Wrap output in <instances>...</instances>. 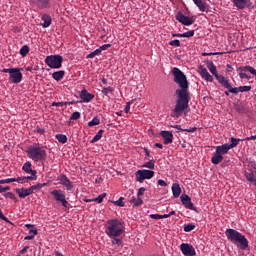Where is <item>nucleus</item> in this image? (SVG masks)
Listing matches in <instances>:
<instances>
[{"instance_id": "31", "label": "nucleus", "mask_w": 256, "mask_h": 256, "mask_svg": "<svg viewBox=\"0 0 256 256\" xmlns=\"http://www.w3.org/2000/svg\"><path fill=\"white\" fill-rule=\"evenodd\" d=\"M103 133H105V130L100 129L98 133L93 137V139L90 141V143H97L103 137Z\"/></svg>"}, {"instance_id": "13", "label": "nucleus", "mask_w": 256, "mask_h": 256, "mask_svg": "<svg viewBox=\"0 0 256 256\" xmlns=\"http://www.w3.org/2000/svg\"><path fill=\"white\" fill-rule=\"evenodd\" d=\"M180 249L185 256H195V248L187 243H182L180 245Z\"/></svg>"}, {"instance_id": "32", "label": "nucleus", "mask_w": 256, "mask_h": 256, "mask_svg": "<svg viewBox=\"0 0 256 256\" xmlns=\"http://www.w3.org/2000/svg\"><path fill=\"white\" fill-rule=\"evenodd\" d=\"M145 179H153L155 177V171L153 170H142Z\"/></svg>"}, {"instance_id": "30", "label": "nucleus", "mask_w": 256, "mask_h": 256, "mask_svg": "<svg viewBox=\"0 0 256 256\" xmlns=\"http://www.w3.org/2000/svg\"><path fill=\"white\" fill-rule=\"evenodd\" d=\"M43 187H47V183H38L36 185H33L31 187H29L31 193H35V191L39 190V189H43Z\"/></svg>"}, {"instance_id": "21", "label": "nucleus", "mask_w": 256, "mask_h": 256, "mask_svg": "<svg viewBox=\"0 0 256 256\" xmlns=\"http://www.w3.org/2000/svg\"><path fill=\"white\" fill-rule=\"evenodd\" d=\"M230 146H229V143H226V144H223L221 146H217L216 147V151L218 153H220L222 156L223 155H227V153H229V150H230Z\"/></svg>"}, {"instance_id": "20", "label": "nucleus", "mask_w": 256, "mask_h": 256, "mask_svg": "<svg viewBox=\"0 0 256 256\" xmlns=\"http://www.w3.org/2000/svg\"><path fill=\"white\" fill-rule=\"evenodd\" d=\"M27 229L29 230V235L26 236L24 239L25 241H31L32 239H35V235H37V229L33 228V225H26Z\"/></svg>"}, {"instance_id": "56", "label": "nucleus", "mask_w": 256, "mask_h": 256, "mask_svg": "<svg viewBox=\"0 0 256 256\" xmlns=\"http://www.w3.org/2000/svg\"><path fill=\"white\" fill-rule=\"evenodd\" d=\"M193 229H195V225H185L184 226V231L186 233H189V231H193Z\"/></svg>"}, {"instance_id": "46", "label": "nucleus", "mask_w": 256, "mask_h": 256, "mask_svg": "<svg viewBox=\"0 0 256 256\" xmlns=\"http://www.w3.org/2000/svg\"><path fill=\"white\" fill-rule=\"evenodd\" d=\"M81 118V113L80 112H74L70 116V121H77V119Z\"/></svg>"}, {"instance_id": "40", "label": "nucleus", "mask_w": 256, "mask_h": 256, "mask_svg": "<svg viewBox=\"0 0 256 256\" xmlns=\"http://www.w3.org/2000/svg\"><path fill=\"white\" fill-rule=\"evenodd\" d=\"M56 139L59 143H65L67 141V136L65 134H56Z\"/></svg>"}, {"instance_id": "63", "label": "nucleus", "mask_w": 256, "mask_h": 256, "mask_svg": "<svg viewBox=\"0 0 256 256\" xmlns=\"http://www.w3.org/2000/svg\"><path fill=\"white\" fill-rule=\"evenodd\" d=\"M0 219H2V221H5L6 223H9V225H13V223L9 221V219L5 217V215H2Z\"/></svg>"}, {"instance_id": "2", "label": "nucleus", "mask_w": 256, "mask_h": 256, "mask_svg": "<svg viewBox=\"0 0 256 256\" xmlns=\"http://www.w3.org/2000/svg\"><path fill=\"white\" fill-rule=\"evenodd\" d=\"M225 235L228 241H231L232 243H239L240 249H243V250L249 249V240H247L245 235L241 234V232L233 228H229L225 231Z\"/></svg>"}, {"instance_id": "43", "label": "nucleus", "mask_w": 256, "mask_h": 256, "mask_svg": "<svg viewBox=\"0 0 256 256\" xmlns=\"http://www.w3.org/2000/svg\"><path fill=\"white\" fill-rule=\"evenodd\" d=\"M101 53V50L98 48L96 50H94L93 52H91L90 54H88L86 56V59H93V57H95L96 55H99Z\"/></svg>"}, {"instance_id": "19", "label": "nucleus", "mask_w": 256, "mask_h": 256, "mask_svg": "<svg viewBox=\"0 0 256 256\" xmlns=\"http://www.w3.org/2000/svg\"><path fill=\"white\" fill-rule=\"evenodd\" d=\"M49 1L50 0H33V3H35L39 9H49V7H51Z\"/></svg>"}, {"instance_id": "34", "label": "nucleus", "mask_w": 256, "mask_h": 256, "mask_svg": "<svg viewBox=\"0 0 256 256\" xmlns=\"http://www.w3.org/2000/svg\"><path fill=\"white\" fill-rule=\"evenodd\" d=\"M4 197H5L6 199H12L13 201H15V203H18V202H19V199H17V198L15 197V194H13V192H6V193H4Z\"/></svg>"}, {"instance_id": "64", "label": "nucleus", "mask_w": 256, "mask_h": 256, "mask_svg": "<svg viewBox=\"0 0 256 256\" xmlns=\"http://www.w3.org/2000/svg\"><path fill=\"white\" fill-rule=\"evenodd\" d=\"M12 71H13V68H4L2 70V73H9V75H11Z\"/></svg>"}, {"instance_id": "25", "label": "nucleus", "mask_w": 256, "mask_h": 256, "mask_svg": "<svg viewBox=\"0 0 256 256\" xmlns=\"http://www.w3.org/2000/svg\"><path fill=\"white\" fill-rule=\"evenodd\" d=\"M172 193H173V197H175V199H177V197H179V195H181V186L179 185V183H174L172 185Z\"/></svg>"}, {"instance_id": "33", "label": "nucleus", "mask_w": 256, "mask_h": 256, "mask_svg": "<svg viewBox=\"0 0 256 256\" xmlns=\"http://www.w3.org/2000/svg\"><path fill=\"white\" fill-rule=\"evenodd\" d=\"M107 225H125V221L117 220V219H111V220L107 221Z\"/></svg>"}, {"instance_id": "23", "label": "nucleus", "mask_w": 256, "mask_h": 256, "mask_svg": "<svg viewBox=\"0 0 256 256\" xmlns=\"http://www.w3.org/2000/svg\"><path fill=\"white\" fill-rule=\"evenodd\" d=\"M223 161V155L218 153L217 151L213 154L211 162L213 165H219Z\"/></svg>"}, {"instance_id": "52", "label": "nucleus", "mask_w": 256, "mask_h": 256, "mask_svg": "<svg viewBox=\"0 0 256 256\" xmlns=\"http://www.w3.org/2000/svg\"><path fill=\"white\" fill-rule=\"evenodd\" d=\"M193 35H195V30H190V31L182 33V37H187V38L193 37Z\"/></svg>"}, {"instance_id": "38", "label": "nucleus", "mask_w": 256, "mask_h": 256, "mask_svg": "<svg viewBox=\"0 0 256 256\" xmlns=\"http://www.w3.org/2000/svg\"><path fill=\"white\" fill-rule=\"evenodd\" d=\"M125 198L120 197L118 200L116 201H111V203H113L114 205H116L117 207H125V202H123Z\"/></svg>"}, {"instance_id": "45", "label": "nucleus", "mask_w": 256, "mask_h": 256, "mask_svg": "<svg viewBox=\"0 0 256 256\" xmlns=\"http://www.w3.org/2000/svg\"><path fill=\"white\" fill-rule=\"evenodd\" d=\"M169 215L151 214L150 219H167Z\"/></svg>"}, {"instance_id": "53", "label": "nucleus", "mask_w": 256, "mask_h": 256, "mask_svg": "<svg viewBox=\"0 0 256 256\" xmlns=\"http://www.w3.org/2000/svg\"><path fill=\"white\" fill-rule=\"evenodd\" d=\"M26 181H35L37 179V174H31V176H24Z\"/></svg>"}, {"instance_id": "14", "label": "nucleus", "mask_w": 256, "mask_h": 256, "mask_svg": "<svg viewBox=\"0 0 256 256\" xmlns=\"http://www.w3.org/2000/svg\"><path fill=\"white\" fill-rule=\"evenodd\" d=\"M80 100L79 103H89L92 99H95V95L91 94L87 91V89L83 88L80 92Z\"/></svg>"}, {"instance_id": "10", "label": "nucleus", "mask_w": 256, "mask_h": 256, "mask_svg": "<svg viewBox=\"0 0 256 256\" xmlns=\"http://www.w3.org/2000/svg\"><path fill=\"white\" fill-rule=\"evenodd\" d=\"M176 19L177 21H179V23H181L182 25H186L187 27L195 23L194 17H187L183 14V12H178L176 15Z\"/></svg>"}, {"instance_id": "42", "label": "nucleus", "mask_w": 256, "mask_h": 256, "mask_svg": "<svg viewBox=\"0 0 256 256\" xmlns=\"http://www.w3.org/2000/svg\"><path fill=\"white\" fill-rule=\"evenodd\" d=\"M107 197V193H102L98 197L92 199V201H96L97 203H103V199Z\"/></svg>"}, {"instance_id": "58", "label": "nucleus", "mask_w": 256, "mask_h": 256, "mask_svg": "<svg viewBox=\"0 0 256 256\" xmlns=\"http://www.w3.org/2000/svg\"><path fill=\"white\" fill-rule=\"evenodd\" d=\"M67 105V102H53L52 107H63Z\"/></svg>"}, {"instance_id": "57", "label": "nucleus", "mask_w": 256, "mask_h": 256, "mask_svg": "<svg viewBox=\"0 0 256 256\" xmlns=\"http://www.w3.org/2000/svg\"><path fill=\"white\" fill-rule=\"evenodd\" d=\"M145 187H141L138 189V193H137V197H143V195H145Z\"/></svg>"}, {"instance_id": "9", "label": "nucleus", "mask_w": 256, "mask_h": 256, "mask_svg": "<svg viewBox=\"0 0 256 256\" xmlns=\"http://www.w3.org/2000/svg\"><path fill=\"white\" fill-rule=\"evenodd\" d=\"M234 6L237 7V9L243 10L245 8L247 9H255V6L253 5V2L251 0H233Z\"/></svg>"}, {"instance_id": "17", "label": "nucleus", "mask_w": 256, "mask_h": 256, "mask_svg": "<svg viewBox=\"0 0 256 256\" xmlns=\"http://www.w3.org/2000/svg\"><path fill=\"white\" fill-rule=\"evenodd\" d=\"M15 192L17 193L20 199H25V197H29V195H33L30 188H16Z\"/></svg>"}, {"instance_id": "24", "label": "nucleus", "mask_w": 256, "mask_h": 256, "mask_svg": "<svg viewBox=\"0 0 256 256\" xmlns=\"http://www.w3.org/2000/svg\"><path fill=\"white\" fill-rule=\"evenodd\" d=\"M193 3L198 7V9L202 13H205V11H207V4H205L203 0H193Z\"/></svg>"}, {"instance_id": "3", "label": "nucleus", "mask_w": 256, "mask_h": 256, "mask_svg": "<svg viewBox=\"0 0 256 256\" xmlns=\"http://www.w3.org/2000/svg\"><path fill=\"white\" fill-rule=\"evenodd\" d=\"M26 153L30 159H33V161H45V159H47V152L41 147L30 146Z\"/></svg>"}, {"instance_id": "50", "label": "nucleus", "mask_w": 256, "mask_h": 256, "mask_svg": "<svg viewBox=\"0 0 256 256\" xmlns=\"http://www.w3.org/2000/svg\"><path fill=\"white\" fill-rule=\"evenodd\" d=\"M143 167H146L147 169H155V163L153 160H150L149 162L145 163Z\"/></svg>"}, {"instance_id": "51", "label": "nucleus", "mask_w": 256, "mask_h": 256, "mask_svg": "<svg viewBox=\"0 0 256 256\" xmlns=\"http://www.w3.org/2000/svg\"><path fill=\"white\" fill-rule=\"evenodd\" d=\"M199 71H200V75H201L202 78L205 76L206 73H209L207 71V68H205L203 65L199 66Z\"/></svg>"}, {"instance_id": "49", "label": "nucleus", "mask_w": 256, "mask_h": 256, "mask_svg": "<svg viewBox=\"0 0 256 256\" xmlns=\"http://www.w3.org/2000/svg\"><path fill=\"white\" fill-rule=\"evenodd\" d=\"M112 245H123V240L121 238H112Z\"/></svg>"}, {"instance_id": "8", "label": "nucleus", "mask_w": 256, "mask_h": 256, "mask_svg": "<svg viewBox=\"0 0 256 256\" xmlns=\"http://www.w3.org/2000/svg\"><path fill=\"white\" fill-rule=\"evenodd\" d=\"M51 195H53L55 201H58L64 207H67V205H69V202L65 198V193L62 190L55 189L51 192Z\"/></svg>"}, {"instance_id": "37", "label": "nucleus", "mask_w": 256, "mask_h": 256, "mask_svg": "<svg viewBox=\"0 0 256 256\" xmlns=\"http://www.w3.org/2000/svg\"><path fill=\"white\" fill-rule=\"evenodd\" d=\"M239 141H241V139H237V138H231V143L228 144V146H230V149H233L235 147H237L239 145Z\"/></svg>"}, {"instance_id": "7", "label": "nucleus", "mask_w": 256, "mask_h": 256, "mask_svg": "<svg viewBox=\"0 0 256 256\" xmlns=\"http://www.w3.org/2000/svg\"><path fill=\"white\" fill-rule=\"evenodd\" d=\"M223 87H225V89H228L230 93H233V95H237V93H247L251 90V86H240L233 88V86H231V83H229V80L225 82Z\"/></svg>"}, {"instance_id": "15", "label": "nucleus", "mask_w": 256, "mask_h": 256, "mask_svg": "<svg viewBox=\"0 0 256 256\" xmlns=\"http://www.w3.org/2000/svg\"><path fill=\"white\" fill-rule=\"evenodd\" d=\"M58 180L60 182L61 185H63L64 187H66L67 191H71V189H73V183L71 182V180H69V178L67 177V175L65 174H60L58 176Z\"/></svg>"}, {"instance_id": "54", "label": "nucleus", "mask_w": 256, "mask_h": 256, "mask_svg": "<svg viewBox=\"0 0 256 256\" xmlns=\"http://www.w3.org/2000/svg\"><path fill=\"white\" fill-rule=\"evenodd\" d=\"M209 55H223V52H210V53L203 52L202 53V57H207Z\"/></svg>"}, {"instance_id": "1", "label": "nucleus", "mask_w": 256, "mask_h": 256, "mask_svg": "<svg viewBox=\"0 0 256 256\" xmlns=\"http://www.w3.org/2000/svg\"><path fill=\"white\" fill-rule=\"evenodd\" d=\"M172 75L174 77V83L178 85V89L175 91L176 105L173 109L172 117H180L183 111H190L189 101H191V94L189 93V80L181 69L174 67L172 69Z\"/></svg>"}, {"instance_id": "4", "label": "nucleus", "mask_w": 256, "mask_h": 256, "mask_svg": "<svg viewBox=\"0 0 256 256\" xmlns=\"http://www.w3.org/2000/svg\"><path fill=\"white\" fill-rule=\"evenodd\" d=\"M44 61L50 69H61L63 67V56L59 54L47 56Z\"/></svg>"}, {"instance_id": "60", "label": "nucleus", "mask_w": 256, "mask_h": 256, "mask_svg": "<svg viewBox=\"0 0 256 256\" xmlns=\"http://www.w3.org/2000/svg\"><path fill=\"white\" fill-rule=\"evenodd\" d=\"M240 79H251V76L247 75L245 72H239Z\"/></svg>"}, {"instance_id": "29", "label": "nucleus", "mask_w": 256, "mask_h": 256, "mask_svg": "<svg viewBox=\"0 0 256 256\" xmlns=\"http://www.w3.org/2000/svg\"><path fill=\"white\" fill-rule=\"evenodd\" d=\"M136 181H138V183H143V181H145V174L143 173V170H138L136 173Z\"/></svg>"}, {"instance_id": "18", "label": "nucleus", "mask_w": 256, "mask_h": 256, "mask_svg": "<svg viewBox=\"0 0 256 256\" xmlns=\"http://www.w3.org/2000/svg\"><path fill=\"white\" fill-rule=\"evenodd\" d=\"M245 177L247 181L256 185V170L248 169L245 171Z\"/></svg>"}, {"instance_id": "62", "label": "nucleus", "mask_w": 256, "mask_h": 256, "mask_svg": "<svg viewBox=\"0 0 256 256\" xmlns=\"http://www.w3.org/2000/svg\"><path fill=\"white\" fill-rule=\"evenodd\" d=\"M184 131L186 133H195V131H197V127H192V128H189V129H184Z\"/></svg>"}, {"instance_id": "55", "label": "nucleus", "mask_w": 256, "mask_h": 256, "mask_svg": "<svg viewBox=\"0 0 256 256\" xmlns=\"http://www.w3.org/2000/svg\"><path fill=\"white\" fill-rule=\"evenodd\" d=\"M203 79H205V81H209L210 83H213V76L209 74V72L205 74Z\"/></svg>"}, {"instance_id": "28", "label": "nucleus", "mask_w": 256, "mask_h": 256, "mask_svg": "<svg viewBox=\"0 0 256 256\" xmlns=\"http://www.w3.org/2000/svg\"><path fill=\"white\" fill-rule=\"evenodd\" d=\"M52 77L55 81H61L65 77V72L63 70L56 71L52 74Z\"/></svg>"}, {"instance_id": "44", "label": "nucleus", "mask_w": 256, "mask_h": 256, "mask_svg": "<svg viewBox=\"0 0 256 256\" xmlns=\"http://www.w3.org/2000/svg\"><path fill=\"white\" fill-rule=\"evenodd\" d=\"M135 101H137V99H132L131 101L126 103V106L124 108V111L126 113H129L130 109H131V105H133V103H135Z\"/></svg>"}, {"instance_id": "47", "label": "nucleus", "mask_w": 256, "mask_h": 256, "mask_svg": "<svg viewBox=\"0 0 256 256\" xmlns=\"http://www.w3.org/2000/svg\"><path fill=\"white\" fill-rule=\"evenodd\" d=\"M113 91H115V89L111 86L102 89L103 95H108L109 93H113Z\"/></svg>"}, {"instance_id": "11", "label": "nucleus", "mask_w": 256, "mask_h": 256, "mask_svg": "<svg viewBox=\"0 0 256 256\" xmlns=\"http://www.w3.org/2000/svg\"><path fill=\"white\" fill-rule=\"evenodd\" d=\"M181 203L186 207V209H190L191 211H197V208H195V204L191 202V198L187 194H182L181 197Z\"/></svg>"}, {"instance_id": "22", "label": "nucleus", "mask_w": 256, "mask_h": 256, "mask_svg": "<svg viewBox=\"0 0 256 256\" xmlns=\"http://www.w3.org/2000/svg\"><path fill=\"white\" fill-rule=\"evenodd\" d=\"M243 71L245 73L249 72L251 73V75H255L256 76V70L255 68L251 67V66H240L237 68V72L239 73H243Z\"/></svg>"}, {"instance_id": "35", "label": "nucleus", "mask_w": 256, "mask_h": 256, "mask_svg": "<svg viewBox=\"0 0 256 256\" xmlns=\"http://www.w3.org/2000/svg\"><path fill=\"white\" fill-rule=\"evenodd\" d=\"M130 203H134L135 207H139L140 205H143V199H141V197H138L137 199L133 197Z\"/></svg>"}, {"instance_id": "27", "label": "nucleus", "mask_w": 256, "mask_h": 256, "mask_svg": "<svg viewBox=\"0 0 256 256\" xmlns=\"http://www.w3.org/2000/svg\"><path fill=\"white\" fill-rule=\"evenodd\" d=\"M22 169L25 171V173H30L31 175L37 174V170L31 169V162L29 161L23 165Z\"/></svg>"}, {"instance_id": "6", "label": "nucleus", "mask_w": 256, "mask_h": 256, "mask_svg": "<svg viewBox=\"0 0 256 256\" xmlns=\"http://www.w3.org/2000/svg\"><path fill=\"white\" fill-rule=\"evenodd\" d=\"M105 232L110 238L121 237L125 233V226L108 225Z\"/></svg>"}, {"instance_id": "12", "label": "nucleus", "mask_w": 256, "mask_h": 256, "mask_svg": "<svg viewBox=\"0 0 256 256\" xmlns=\"http://www.w3.org/2000/svg\"><path fill=\"white\" fill-rule=\"evenodd\" d=\"M10 79L12 83H21L23 81V74L19 68H13L12 72L10 73Z\"/></svg>"}, {"instance_id": "61", "label": "nucleus", "mask_w": 256, "mask_h": 256, "mask_svg": "<svg viewBox=\"0 0 256 256\" xmlns=\"http://www.w3.org/2000/svg\"><path fill=\"white\" fill-rule=\"evenodd\" d=\"M158 185H160V187H167V182H165V180L159 179Z\"/></svg>"}, {"instance_id": "41", "label": "nucleus", "mask_w": 256, "mask_h": 256, "mask_svg": "<svg viewBox=\"0 0 256 256\" xmlns=\"http://www.w3.org/2000/svg\"><path fill=\"white\" fill-rule=\"evenodd\" d=\"M101 121L99 120L98 117H94L89 123L88 127H95V125H99Z\"/></svg>"}, {"instance_id": "26", "label": "nucleus", "mask_w": 256, "mask_h": 256, "mask_svg": "<svg viewBox=\"0 0 256 256\" xmlns=\"http://www.w3.org/2000/svg\"><path fill=\"white\" fill-rule=\"evenodd\" d=\"M42 21H44L43 24H42V27H43L44 29H47V27H49V25H51V21H53V20H52V18L49 16V14H44V15L42 16Z\"/></svg>"}, {"instance_id": "16", "label": "nucleus", "mask_w": 256, "mask_h": 256, "mask_svg": "<svg viewBox=\"0 0 256 256\" xmlns=\"http://www.w3.org/2000/svg\"><path fill=\"white\" fill-rule=\"evenodd\" d=\"M160 135L164 139V145H170V143H173V132L163 130L160 132Z\"/></svg>"}, {"instance_id": "59", "label": "nucleus", "mask_w": 256, "mask_h": 256, "mask_svg": "<svg viewBox=\"0 0 256 256\" xmlns=\"http://www.w3.org/2000/svg\"><path fill=\"white\" fill-rule=\"evenodd\" d=\"M109 47H111V44H104L102 46H100L98 49L100 50V53L102 51H107V49H109Z\"/></svg>"}, {"instance_id": "36", "label": "nucleus", "mask_w": 256, "mask_h": 256, "mask_svg": "<svg viewBox=\"0 0 256 256\" xmlns=\"http://www.w3.org/2000/svg\"><path fill=\"white\" fill-rule=\"evenodd\" d=\"M28 53H29V46L27 45L22 46V48L20 49L21 57H27Z\"/></svg>"}, {"instance_id": "48", "label": "nucleus", "mask_w": 256, "mask_h": 256, "mask_svg": "<svg viewBox=\"0 0 256 256\" xmlns=\"http://www.w3.org/2000/svg\"><path fill=\"white\" fill-rule=\"evenodd\" d=\"M169 45H171V47H181V41H179V39H175L170 41Z\"/></svg>"}, {"instance_id": "5", "label": "nucleus", "mask_w": 256, "mask_h": 256, "mask_svg": "<svg viewBox=\"0 0 256 256\" xmlns=\"http://www.w3.org/2000/svg\"><path fill=\"white\" fill-rule=\"evenodd\" d=\"M206 67L207 69H209L210 73H212V75L215 77V79H217V81L219 83H221L222 87L225 85V83H227V78H225V76L220 75L217 72V67L215 66V64L213 63V61L210 60H206L205 61Z\"/></svg>"}, {"instance_id": "39", "label": "nucleus", "mask_w": 256, "mask_h": 256, "mask_svg": "<svg viewBox=\"0 0 256 256\" xmlns=\"http://www.w3.org/2000/svg\"><path fill=\"white\" fill-rule=\"evenodd\" d=\"M235 109L238 113H247V109L243 104H236Z\"/></svg>"}]
</instances>
